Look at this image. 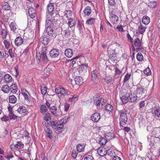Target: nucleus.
Returning <instances> with one entry per match:
<instances>
[{
  "instance_id": "f257e3e1",
  "label": "nucleus",
  "mask_w": 160,
  "mask_h": 160,
  "mask_svg": "<svg viewBox=\"0 0 160 160\" xmlns=\"http://www.w3.org/2000/svg\"><path fill=\"white\" fill-rule=\"evenodd\" d=\"M47 48L46 46L43 47L41 52L37 53V58L40 61L42 60L43 62H46L48 61V57L46 55V51Z\"/></svg>"
},
{
  "instance_id": "f03ea898",
  "label": "nucleus",
  "mask_w": 160,
  "mask_h": 160,
  "mask_svg": "<svg viewBox=\"0 0 160 160\" xmlns=\"http://www.w3.org/2000/svg\"><path fill=\"white\" fill-rule=\"evenodd\" d=\"M126 111L124 110H122L118 111V114L120 115L119 120L120 126H122L125 124L128 121L127 115Z\"/></svg>"
},
{
  "instance_id": "7ed1b4c3",
  "label": "nucleus",
  "mask_w": 160,
  "mask_h": 160,
  "mask_svg": "<svg viewBox=\"0 0 160 160\" xmlns=\"http://www.w3.org/2000/svg\"><path fill=\"white\" fill-rule=\"evenodd\" d=\"M60 106L58 107V109L54 106H51L50 111L55 116H59L62 114V112L60 108Z\"/></svg>"
},
{
  "instance_id": "20e7f679",
  "label": "nucleus",
  "mask_w": 160,
  "mask_h": 160,
  "mask_svg": "<svg viewBox=\"0 0 160 160\" xmlns=\"http://www.w3.org/2000/svg\"><path fill=\"white\" fill-rule=\"evenodd\" d=\"M46 32L48 36L51 37L50 38L53 39L56 36V34L52 26H48L46 29Z\"/></svg>"
},
{
  "instance_id": "39448f33",
  "label": "nucleus",
  "mask_w": 160,
  "mask_h": 160,
  "mask_svg": "<svg viewBox=\"0 0 160 160\" xmlns=\"http://www.w3.org/2000/svg\"><path fill=\"white\" fill-rule=\"evenodd\" d=\"M61 34L63 37L65 39H69L71 37V31L69 28L64 30L62 28Z\"/></svg>"
},
{
  "instance_id": "423d86ee",
  "label": "nucleus",
  "mask_w": 160,
  "mask_h": 160,
  "mask_svg": "<svg viewBox=\"0 0 160 160\" xmlns=\"http://www.w3.org/2000/svg\"><path fill=\"white\" fill-rule=\"evenodd\" d=\"M145 90L142 87H138L136 90L137 96L138 97L142 98H144L145 95Z\"/></svg>"
},
{
  "instance_id": "0eeeda50",
  "label": "nucleus",
  "mask_w": 160,
  "mask_h": 160,
  "mask_svg": "<svg viewBox=\"0 0 160 160\" xmlns=\"http://www.w3.org/2000/svg\"><path fill=\"white\" fill-rule=\"evenodd\" d=\"M55 92L57 94H61V95L64 96L68 94V92L64 88L58 87L56 88Z\"/></svg>"
},
{
  "instance_id": "6e6552de",
  "label": "nucleus",
  "mask_w": 160,
  "mask_h": 160,
  "mask_svg": "<svg viewBox=\"0 0 160 160\" xmlns=\"http://www.w3.org/2000/svg\"><path fill=\"white\" fill-rule=\"evenodd\" d=\"M127 96H128L129 99V101L130 102H134L137 99L138 96L134 93H131L130 91H128Z\"/></svg>"
},
{
  "instance_id": "1a4fd4ad",
  "label": "nucleus",
  "mask_w": 160,
  "mask_h": 160,
  "mask_svg": "<svg viewBox=\"0 0 160 160\" xmlns=\"http://www.w3.org/2000/svg\"><path fill=\"white\" fill-rule=\"evenodd\" d=\"M108 54H109V58L110 60L114 62H115L116 60V53L115 51L108 50Z\"/></svg>"
},
{
  "instance_id": "9d476101",
  "label": "nucleus",
  "mask_w": 160,
  "mask_h": 160,
  "mask_svg": "<svg viewBox=\"0 0 160 160\" xmlns=\"http://www.w3.org/2000/svg\"><path fill=\"white\" fill-rule=\"evenodd\" d=\"M49 55L50 57L52 58H58L59 55L58 49H52L49 52Z\"/></svg>"
},
{
  "instance_id": "9b49d317",
  "label": "nucleus",
  "mask_w": 160,
  "mask_h": 160,
  "mask_svg": "<svg viewBox=\"0 0 160 160\" xmlns=\"http://www.w3.org/2000/svg\"><path fill=\"white\" fill-rule=\"evenodd\" d=\"M119 46L120 45L117 42H112L109 45L108 50L115 51L116 49L119 48Z\"/></svg>"
},
{
  "instance_id": "f8f14e48",
  "label": "nucleus",
  "mask_w": 160,
  "mask_h": 160,
  "mask_svg": "<svg viewBox=\"0 0 160 160\" xmlns=\"http://www.w3.org/2000/svg\"><path fill=\"white\" fill-rule=\"evenodd\" d=\"M151 135L156 138H158L160 135V128H157L153 129L151 133Z\"/></svg>"
},
{
  "instance_id": "ddd939ff",
  "label": "nucleus",
  "mask_w": 160,
  "mask_h": 160,
  "mask_svg": "<svg viewBox=\"0 0 160 160\" xmlns=\"http://www.w3.org/2000/svg\"><path fill=\"white\" fill-rule=\"evenodd\" d=\"M100 116L99 113L96 112L93 114L91 117V119L93 122H98L100 119Z\"/></svg>"
},
{
  "instance_id": "4468645a",
  "label": "nucleus",
  "mask_w": 160,
  "mask_h": 160,
  "mask_svg": "<svg viewBox=\"0 0 160 160\" xmlns=\"http://www.w3.org/2000/svg\"><path fill=\"white\" fill-rule=\"evenodd\" d=\"M28 14L30 18H33L36 15L35 10L32 8H29L28 9Z\"/></svg>"
},
{
  "instance_id": "2eb2a0df",
  "label": "nucleus",
  "mask_w": 160,
  "mask_h": 160,
  "mask_svg": "<svg viewBox=\"0 0 160 160\" xmlns=\"http://www.w3.org/2000/svg\"><path fill=\"white\" fill-rule=\"evenodd\" d=\"M51 39V38L48 37V36H42L40 38V39L42 41V43L44 45H47L49 41Z\"/></svg>"
},
{
  "instance_id": "dca6fc26",
  "label": "nucleus",
  "mask_w": 160,
  "mask_h": 160,
  "mask_svg": "<svg viewBox=\"0 0 160 160\" xmlns=\"http://www.w3.org/2000/svg\"><path fill=\"white\" fill-rule=\"evenodd\" d=\"M110 15V21L112 23L114 24L118 21V17L116 15L112 14L111 12Z\"/></svg>"
},
{
  "instance_id": "f3484780",
  "label": "nucleus",
  "mask_w": 160,
  "mask_h": 160,
  "mask_svg": "<svg viewBox=\"0 0 160 160\" xmlns=\"http://www.w3.org/2000/svg\"><path fill=\"white\" fill-rule=\"evenodd\" d=\"M24 146V144L21 142H18L17 144H12L10 146L11 148H13L14 147L18 149L22 148Z\"/></svg>"
},
{
  "instance_id": "a211bd4d",
  "label": "nucleus",
  "mask_w": 160,
  "mask_h": 160,
  "mask_svg": "<svg viewBox=\"0 0 160 160\" xmlns=\"http://www.w3.org/2000/svg\"><path fill=\"white\" fill-rule=\"evenodd\" d=\"M75 83L77 85H82L83 83V79L81 77L76 76L74 79Z\"/></svg>"
},
{
  "instance_id": "6ab92c4d",
  "label": "nucleus",
  "mask_w": 160,
  "mask_h": 160,
  "mask_svg": "<svg viewBox=\"0 0 160 160\" xmlns=\"http://www.w3.org/2000/svg\"><path fill=\"white\" fill-rule=\"evenodd\" d=\"M65 55L68 58L71 57L73 54V52L72 49L70 48L67 49L64 52Z\"/></svg>"
},
{
  "instance_id": "aec40b11",
  "label": "nucleus",
  "mask_w": 160,
  "mask_h": 160,
  "mask_svg": "<svg viewBox=\"0 0 160 160\" xmlns=\"http://www.w3.org/2000/svg\"><path fill=\"white\" fill-rule=\"evenodd\" d=\"M27 111L26 108L24 106H20L17 110V111L19 113L22 114L23 115L25 114Z\"/></svg>"
},
{
  "instance_id": "412c9836",
  "label": "nucleus",
  "mask_w": 160,
  "mask_h": 160,
  "mask_svg": "<svg viewBox=\"0 0 160 160\" xmlns=\"http://www.w3.org/2000/svg\"><path fill=\"white\" fill-rule=\"evenodd\" d=\"M23 42L22 38L20 37H17L15 40V45L18 46L22 44Z\"/></svg>"
},
{
  "instance_id": "4be33fe9",
  "label": "nucleus",
  "mask_w": 160,
  "mask_h": 160,
  "mask_svg": "<svg viewBox=\"0 0 160 160\" xmlns=\"http://www.w3.org/2000/svg\"><path fill=\"white\" fill-rule=\"evenodd\" d=\"M10 91L13 93H15L18 91V87L15 84H12L10 86Z\"/></svg>"
},
{
  "instance_id": "5701e85b",
  "label": "nucleus",
  "mask_w": 160,
  "mask_h": 160,
  "mask_svg": "<svg viewBox=\"0 0 160 160\" xmlns=\"http://www.w3.org/2000/svg\"><path fill=\"white\" fill-rule=\"evenodd\" d=\"M107 150L105 148H99L98 151V154L101 156H103L106 155Z\"/></svg>"
},
{
  "instance_id": "b1692460",
  "label": "nucleus",
  "mask_w": 160,
  "mask_h": 160,
  "mask_svg": "<svg viewBox=\"0 0 160 160\" xmlns=\"http://www.w3.org/2000/svg\"><path fill=\"white\" fill-rule=\"evenodd\" d=\"M83 12L85 15L87 16H89L91 13V8L89 6L86 7L83 10Z\"/></svg>"
},
{
  "instance_id": "393cba45",
  "label": "nucleus",
  "mask_w": 160,
  "mask_h": 160,
  "mask_svg": "<svg viewBox=\"0 0 160 160\" xmlns=\"http://www.w3.org/2000/svg\"><path fill=\"white\" fill-rule=\"evenodd\" d=\"M134 45L136 47L138 48L142 46V42L138 38H137L134 40Z\"/></svg>"
},
{
  "instance_id": "a878e982",
  "label": "nucleus",
  "mask_w": 160,
  "mask_h": 160,
  "mask_svg": "<svg viewBox=\"0 0 160 160\" xmlns=\"http://www.w3.org/2000/svg\"><path fill=\"white\" fill-rule=\"evenodd\" d=\"M75 23L76 22L74 20L71 18H68V26L70 28H72L73 26H74L75 25Z\"/></svg>"
},
{
  "instance_id": "bb28decb",
  "label": "nucleus",
  "mask_w": 160,
  "mask_h": 160,
  "mask_svg": "<svg viewBox=\"0 0 160 160\" xmlns=\"http://www.w3.org/2000/svg\"><path fill=\"white\" fill-rule=\"evenodd\" d=\"M48 108L45 105H42L41 106L40 111L42 114H45L47 112Z\"/></svg>"
},
{
  "instance_id": "cd10ccee",
  "label": "nucleus",
  "mask_w": 160,
  "mask_h": 160,
  "mask_svg": "<svg viewBox=\"0 0 160 160\" xmlns=\"http://www.w3.org/2000/svg\"><path fill=\"white\" fill-rule=\"evenodd\" d=\"M17 101V99L14 95L10 96L9 98V101L10 103H15Z\"/></svg>"
},
{
  "instance_id": "c85d7f7f",
  "label": "nucleus",
  "mask_w": 160,
  "mask_h": 160,
  "mask_svg": "<svg viewBox=\"0 0 160 160\" xmlns=\"http://www.w3.org/2000/svg\"><path fill=\"white\" fill-rule=\"evenodd\" d=\"M150 22V19L147 16H144L142 19V22L145 25L148 24Z\"/></svg>"
},
{
  "instance_id": "c756f323",
  "label": "nucleus",
  "mask_w": 160,
  "mask_h": 160,
  "mask_svg": "<svg viewBox=\"0 0 160 160\" xmlns=\"http://www.w3.org/2000/svg\"><path fill=\"white\" fill-rule=\"evenodd\" d=\"M12 77L8 74H6L4 76V80L6 82H10L12 80Z\"/></svg>"
},
{
  "instance_id": "7c9ffc66",
  "label": "nucleus",
  "mask_w": 160,
  "mask_h": 160,
  "mask_svg": "<svg viewBox=\"0 0 160 160\" xmlns=\"http://www.w3.org/2000/svg\"><path fill=\"white\" fill-rule=\"evenodd\" d=\"M2 90L5 93H8L10 91V88L8 85H5L2 87Z\"/></svg>"
},
{
  "instance_id": "2f4dec72",
  "label": "nucleus",
  "mask_w": 160,
  "mask_h": 160,
  "mask_svg": "<svg viewBox=\"0 0 160 160\" xmlns=\"http://www.w3.org/2000/svg\"><path fill=\"white\" fill-rule=\"evenodd\" d=\"M98 74V71L94 70L92 72V80H95L97 78Z\"/></svg>"
},
{
  "instance_id": "473e14b6",
  "label": "nucleus",
  "mask_w": 160,
  "mask_h": 160,
  "mask_svg": "<svg viewBox=\"0 0 160 160\" xmlns=\"http://www.w3.org/2000/svg\"><path fill=\"white\" fill-rule=\"evenodd\" d=\"M122 102L123 104L126 103L129 101V99L128 96H127V93L125 96H122L121 98Z\"/></svg>"
},
{
  "instance_id": "72a5a7b5",
  "label": "nucleus",
  "mask_w": 160,
  "mask_h": 160,
  "mask_svg": "<svg viewBox=\"0 0 160 160\" xmlns=\"http://www.w3.org/2000/svg\"><path fill=\"white\" fill-rule=\"evenodd\" d=\"M105 138L107 139L109 141L110 140L112 139L113 138V134L111 132H108L106 134H105Z\"/></svg>"
},
{
  "instance_id": "f704fd0d",
  "label": "nucleus",
  "mask_w": 160,
  "mask_h": 160,
  "mask_svg": "<svg viewBox=\"0 0 160 160\" xmlns=\"http://www.w3.org/2000/svg\"><path fill=\"white\" fill-rule=\"evenodd\" d=\"M54 9V6L53 4L49 3L48 6L47 10L48 13H50L52 12Z\"/></svg>"
},
{
  "instance_id": "c9c22d12",
  "label": "nucleus",
  "mask_w": 160,
  "mask_h": 160,
  "mask_svg": "<svg viewBox=\"0 0 160 160\" xmlns=\"http://www.w3.org/2000/svg\"><path fill=\"white\" fill-rule=\"evenodd\" d=\"M154 136L151 135L150 138L149 136L148 137V141H150L151 143H153L154 142H156V140H158V138Z\"/></svg>"
},
{
  "instance_id": "e433bc0d",
  "label": "nucleus",
  "mask_w": 160,
  "mask_h": 160,
  "mask_svg": "<svg viewBox=\"0 0 160 160\" xmlns=\"http://www.w3.org/2000/svg\"><path fill=\"white\" fill-rule=\"evenodd\" d=\"M106 155L112 157H114L115 155V153L113 150L112 149H108L107 150Z\"/></svg>"
},
{
  "instance_id": "4c0bfd02",
  "label": "nucleus",
  "mask_w": 160,
  "mask_h": 160,
  "mask_svg": "<svg viewBox=\"0 0 160 160\" xmlns=\"http://www.w3.org/2000/svg\"><path fill=\"white\" fill-rule=\"evenodd\" d=\"M94 102L97 107L101 105L100 98L96 97L94 99Z\"/></svg>"
},
{
  "instance_id": "58836bf2",
  "label": "nucleus",
  "mask_w": 160,
  "mask_h": 160,
  "mask_svg": "<svg viewBox=\"0 0 160 160\" xmlns=\"http://www.w3.org/2000/svg\"><path fill=\"white\" fill-rule=\"evenodd\" d=\"M154 114L155 116L160 117V108H154Z\"/></svg>"
},
{
  "instance_id": "ea45409f",
  "label": "nucleus",
  "mask_w": 160,
  "mask_h": 160,
  "mask_svg": "<svg viewBox=\"0 0 160 160\" xmlns=\"http://www.w3.org/2000/svg\"><path fill=\"white\" fill-rule=\"evenodd\" d=\"M108 141L105 137H101L99 140V143L102 145H104Z\"/></svg>"
},
{
  "instance_id": "a19ab883",
  "label": "nucleus",
  "mask_w": 160,
  "mask_h": 160,
  "mask_svg": "<svg viewBox=\"0 0 160 160\" xmlns=\"http://www.w3.org/2000/svg\"><path fill=\"white\" fill-rule=\"evenodd\" d=\"M146 28L145 26H143L141 24L138 28L139 32L141 34H142L145 32Z\"/></svg>"
},
{
  "instance_id": "79ce46f5",
  "label": "nucleus",
  "mask_w": 160,
  "mask_h": 160,
  "mask_svg": "<svg viewBox=\"0 0 160 160\" xmlns=\"http://www.w3.org/2000/svg\"><path fill=\"white\" fill-rule=\"evenodd\" d=\"M84 144H78L77 147V150L79 152L82 151L84 149Z\"/></svg>"
},
{
  "instance_id": "37998d69",
  "label": "nucleus",
  "mask_w": 160,
  "mask_h": 160,
  "mask_svg": "<svg viewBox=\"0 0 160 160\" xmlns=\"http://www.w3.org/2000/svg\"><path fill=\"white\" fill-rule=\"evenodd\" d=\"M46 26H47V27L48 26H53V23L51 22L50 18L49 17L47 18L46 20Z\"/></svg>"
},
{
  "instance_id": "c03bdc74",
  "label": "nucleus",
  "mask_w": 160,
  "mask_h": 160,
  "mask_svg": "<svg viewBox=\"0 0 160 160\" xmlns=\"http://www.w3.org/2000/svg\"><path fill=\"white\" fill-rule=\"evenodd\" d=\"M1 34L3 39L6 38L7 35V32L6 30L5 29H2L1 32Z\"/></svg>"
},
{
  "instance_id": "a18cd8bd",
  "label": "nucleus",
  "mask_w": 160,
  "mask_h": 160,
  "mask_svg": "<svg viewBox=\"0 0 160 160\" xmlns=\"http://www.w3.org/2000/svg\"><path fill=\"white\" fill-rule=\"evenodd\" d=\"M5 157L7 160H9L11 158H13L14 156L11 152H9L7 153L5 155Z\"/></svg>"
},
{
  "instance_id": "49530a36",
  "label": "nucleus",
  "mask_w": 160,
  "mask_h": 160,
  "mask_svg": "<svg viewBox=\"0 0 160 160\" xmlns=\"http://www.w3.org/2000/svg\"><path fill=\"white\" fill-rule=\"evenodd\" d=\"M95 21V18H90L87 20L86 23L89 25H92L94 22Z\"/></svg>"
},
{
  "instance_id": "de8ad7c7",
  "label": "nucleus",
  "mask_w": 160,
  "mask_h": 160,
  "mask_svg": "<svg viewBox=\"0 0 160 160\" xmlns=\"http://www.w3.org/2000/svg\"><path fill=\"white\" fill-rule=\"evenodd\" d=\"M78 99V97L74 95L72 97L70 98L69 99V101L74 103Z\"/></svg>"
},
{
  "instance_id": "09e8293b",
  "label": "nucleus",
  "mask_w": 160,
  "mask_h": 160,
  "mask_svg": "<svg viewBox=\"0 0 160 160\" xmlns=\"http://www.w3.org/2000/svg\"><path fill=\"white\" fill-rule=\"evenodd\" d=\"M10 7L8 3H5L2 6V9L4 10H8L10 9Z\"/></svg>"
},
{
  "instance_id": "8fccbe9b",
  "label": "nucleus",
  "mask_w": 160,
  "mask_h": 160,
  "mask_svg": "<svg viewBox=\"0 0 160 160\" xmlns=\"http://www.w3.org/2000/svg\"><path fill=\"white\" fill-rule=\"evenodd\" d=\"M148 4V6L152 8H155L157 5V3L155 1L150 2Z\"/></svg>"
},
{
  "instance_id": "3c124183",
  "label": "nucleus",
  "mask_w": 160,
  "mask_h": 160,
  "mask_svg": "<svg viewBox=\"0 0 160 160\" xmlns=\"http://www.w3.org/2000/svg\"><path fill=\"white\" fill-rule=\"evenodd\" d=\"M50 116V114L49 113L47 112L43 117L44 120L48 122L49 119H51Z\"/></svg>"
},
{
  "instance_id": "603ef678",
  "label": "nucleus",
  "mask_w": 160,
  "mask_h": 160,
  "mask_svg": "<svg viewBox=\"0 0 160 160\" xmlns=\"http://www.w3.org/2000/svg\"><path fill=\"white\" fill-rule=\"evenodd\" d=\"M137 58L139 61H142L143 59V57L141 53H138L137 55Z\"/></svg>"
},
{
  "instance_id": "864d4df0",
  "label": "nucleus",
  "mask_w": 160,
  "mask_h": 160,
  "mask_svg": "<svg viewBox=\"0 0 160 160\" xmlns=\"http://www.w3.org/2000/svg\"><path fill=\"white\" fill-rule=\"evenodd\" d=\"M10 26L11 30L15 31L16 29V25L15 22H12L10 23Z\"/></svg>"
},
{
  "instance_id": "5fc2aeb1",
  "label": "nucleus",
  "mask_w": 160,
  "mask_h": 160,
  "mask_svg": "<svg viewBox=\"0 0 160 160\" xmlns=\"http://www.w3.org/2000/svg\"><path fill=\"white\" fill-rule=\"evenodd\" d=\"M51 22L53 23V26H55L57 22L58 19L56 17H53L50 18Z\"/></svg>"
},
{
  "instance_id": "6e6d98bb",
  "label": "nucleus",
  "mask_w": 160,
  "mask_h": 160,
  "mask_svg": "<svg viewBox=\"0 0 160 160\" xmlns=\"http://www.w3.org/2000/svg\"><path fill=\"white\" fill-rule=\"evenodd\" d=\"M105 109L106 110L111 112L113 109V107L111 105L108 104L106 106Z\"/></svg>"
},
{
  "instance_id": "4d7b16f0",
  "label": "nucleus",
  "mask_w": 160,
  "mask_h": 160,
  "mask_svg": "<svg viewBox=\"0 0 160 160\" xmlns=\"http://www.w3.org/2000/svg\"><path fill=\"white\" fill-rule=\"evenodd\" d=\"M50 124L52 125V128L55 129H57L58 126V123L56 121H52L50 122Z\"/></svg>"
},
{
  "instance_id": "13d9d810",
  "label": "nucleus",
  "mask_w": 160,
  "mask_h": 160,
  "mask_svg": "<svg viewBox=\"0 0 160 160\" xmlns=\"http://www.w3.org/2000/svg\"><path fill=\"white\" fill-rule=\"evenodd\" d=\"M3 42L5 45V48L7 49L8 48L10 45L9 40L8 41V40H5L3 41Z\"/></svg>"
},
{
  "instance_id": "bf43d9fd",
  "label": "nucleus",
  "mask_w": 160,
  "mask_h": 160,
  "mask_svg": "<svg viewBox=\"0 0 160 160\" xmlns=\"http://www.w3.org/2000/svg\"><path fill=\"white\" fill-rule=\"evenodd\" d=\"M105 81L107 83H110L112 81V78L109 76H106L105 78Z\"/></svg>"
},
{
  "instance_id": "052dcab7",
  "label": "nucleus",
  "mask_w": 160,
  "mask_h": 160,
  "mask_svg": "<svg viewBox=\"0 0 160 160\" xmlns=\"http://www.w3.org/2000/svg\"><path fill=\"white\" fill-rule=\"evenodd\" d=\"M9 116L11 119H15L17 118V116L11 111L9 112Z\"/></svg>"
},
{
  "instance_id": "680f3d73",
  "label": "nucleus",
  "mask_w": 160,
  "mask_h": 160,
  "mask_svg": "<svg viewBox=\"0 0 160 160\" xmlns=\"http://www.w3.org/2000/svg\"><path fill=\"white\" fill-rule=\"evenodd\" d=\"M131 76V74H129V73H128L126 74L123 80V82L124 83L126 82L129 79Z\"/></svg>"
},
{
  "instance_id": "e2e57ef3",
  "label": "nucleus",
  "mask_w": 160,
  "mask_h": 160,
  "mask_svg": "<svg viewBox=\"0 0 160 160\" xmlns=\"http://www.w3.org/2000/svg\"><path fill=\"white\" fill-rule=\"evenodd\" d=\"M143 72L144 74H146L147 76L150 75L151 74V71L149 68H147L146 69L144 70Z\"/></svg>"
},
{
  "instance_id": "0e129e2a",
  "label": "nucleus",
  "mask_w": 160,
  "mask_h": 160,
  "mask_svg": "<svg viewBox=\"0 0 160 160\" xmlns=\"http://www.w3.org/2000/svg\"><path fill=\"white\" fill-rule=\"evenodd\" d=\"M86 71V68L83 67V65H81L79 68V73H82L83 72H85Z\"/></svg>"
},
{
  "instance_id": "69168bd1",
  "label": "nucleus",
  "mask_w": 160,
  "mask_h": 160,
  "mask_svg": "<svg viewBox=\"0 0 160 160\" xmlns=\"http://www.w3.org/2000/svg\"><path fill=\"white\" fill-rule=\"evenodd\" d=\"M93 157L90 155H87L85 157L84 160H93Z\"/></svg>"
},
{
  "instance_id": "338daca9",
  "label": "nucleus",
  "mask_w": 160,
  "mask_h": 160,
  "mask_svg": "<svg viewBox=\"0 0 160 160\" xmlns=\"http://www.w3.org/2000/svg\"><path fill=\"white\" fill-rule=\"evenodd\" d=\"M8 52L10 57L12 58H14L15 57V53L13 52L12 49H10L9 50Z\"/></svg>"
},
{
  "instance_id": "774afa93",
  "label": "nucleus",
  "mask_w": 160,
  "mask_h": 160,
  "mask_svg": "<svg viewBox=\"0 0 160 160\" xmlns=\"http://www.w3.org/2000/svg\"><path fill=\"white\" fill-rule=\"evenodd\" d=\"M44 130L46 134H49L52 133V131L47 127H44Z\"/></svg>"
}]
</instances>
